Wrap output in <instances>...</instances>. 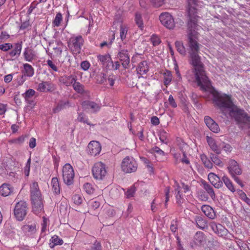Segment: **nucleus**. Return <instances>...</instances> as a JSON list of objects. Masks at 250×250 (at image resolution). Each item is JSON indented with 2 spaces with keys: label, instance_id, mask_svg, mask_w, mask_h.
I'll return each instance as SVG.
<instances>
[{
  "label": "nucleus",
  "instance_id": "nucleus-1",
  "mask_svg": "<svg viewBox=\"0 0 250 250\" xmlns=\"http://www.w3.org/2000/svg\"><path fill=\"white\" fill-rule=\"evenodd\" d=\"M187 43L189 47L190 62L194 67L196 81L201 88L207 91L209 88L210 82L205 74L204 64L201 62L199 56V43H198V33L197 32L198 21H187Z\"/></svg>",
  "mask_w": 250,
  "mask_h": 250
},
{
  "label": "nucleus",
  "instance_id": "nucleus-2",
  "mask_svg": "<svg viewBox=\"0 0 250 250\" xmlns=\"http://www.w3.org/2000/svg\"><path fill=\"white\" fill-rule=\"evenodd\" d=\"M212 101L214 105L219 108L224 115H226L225 110L229 109V116L237 124L247 126L250 125V116L244 109L240 108L233 104L231 96L216 93L213 95Z\"/></svg>",
  "mask_w": 250,
  "mask_h": 250
},
{
  "label": "nucleus",
  "instance_id": "nucleus-3",
  "mask_svg": "<svg viewBox=\"0 0 250 250\" xmlns=\"http://www.w3.org/2000/svg\"><path fill=\"white\" fill-rule=\"evenodd\" d=\"M30 197L33 212L38 214L43 209V200L37 182L30 185Z\"/></svg>",
  "mask_w": 250,
  "mask_h": 250
},
{
  "label": "nucleus",
  "instance_id": "nucleus-4",
  "mask_svg": "<svg viewBox=\"0 0 250 250\" xmlns=\"http://www.w3.org/2000/svg\"><path fill=\"white\" fill-rule=\"evenodd\" d=\"M198 0H187L186 6L187 21H198L199 17L197 15Z\"/></svg>",
  "mask_w": 250,
  "mask_h": 250
},
{
  "label": "nucleus",
  "instance_id": "nucleus-5",
  "mask_svg": "<svg viewBox=\"0 0 250 250\" xmlns=\"http://www.w3.org/2000/svg\"><path fill=\"white\" fill-rule=\"evenodd\" d=\"M84 40L81 35L71 37L68 42V46L73 54L80 53L83 45Z\"/></svg>",
  "mask_w": 250,
  "mask_h": 250
},
{
  "label": "nucleus",
  "instance_id": "nucleus-6",
  "mask_svg": "<svg viewBox=\"0 0 250 250\" xmlns=\"http://www.w3.org/2000/svg\"><path fill=\"white\" fill-rule=\"evenodd\" d=\"M124 44L120 45L118 49L117 58L122 62V65L125 69L129 67L130 58L128 54L129 48Z\"/></svg>",
  "mask_w": 250,
  "mask_h": 250
},
{
  "label": "nucleus",
  "instance_id": "nucleus-7",
  "mask_svg": "<svg viewBox=\"0 0 250 250\" xmlns=\"http://www.w3.org/2000/svg\"><path fill=\"white\" fill-rule=\"evenodd\" d=\"M27 204L24 201H20L17 203L14 209V216L19 221H22L27 214L28 210Z\"/></svg>",
  "mask_w": 250,
  "mask_h": 250
},
{
  "label": "nucleus",
  "instance_id": "nucleus-8",
  "mask_svg": "<svg viewBox=\"0 0 250 250\" xmlns=\"http://www.w3.org/2000/svg\"><path fill=\"white\" fill-rule=\"evenodd\" d=\"M138 167V164L132 157L126 156L122 161L121 168L125 173L135 172Z\"/></svg>",
  "mask_w": 250,
  "mask_h": 250
},
{
  "label": "nucleus",
  "instance_id": "nucleus-9",
  "mask_svg": "<svg viewBox=\"0 0 250 250\" xmlns=\"http://www.w3.org/2000/svg\"><path fill=\"white\" fill-rule=\"evenodd\" d=\"M92 171L94 178L99 180H103L107 173L105 165L101 162L96 163Z\"/></svg>",
  "mask_w": 250,
  "mask_h": 250
},
{
  "label": "nucleus",
  "instance_id": "nucleus-10",
  "mask_svg": "<svg viewBox=\"0 0 250 250\" xmlns=\"http://www.w3.org/2000/svg\"><path fill=\"white\" fill-rule=\"evenodd\" d=\"M62 177L64 182L67 185L73 184L74 172L72 167L69 164H66L62 168Z\"/></svg>",
  "mask_w": 250,
  "mask_h": 250
},
{
  "label": "nucleus",
  "instance_id": "nucleus-11",
  "mask_svg": "<svg viewBox=\"0 0 250 250\" xmlns=\"http://www.w3.org/2000/svg\"><path fill=\"white\" fill-rule=\"evenodd\" d=\"M161 23L168 29H172L175 26V22L173 17L168 13H162L159 16Z\"/></svg>",
  "mask_w": 250,
  "mask_h": 250
},
{
  "label": "nucleus",
  "instance_id": "nucleus-12",
  "mask_svg": "<svg viewBox=\"0 0 250 250\" xmlns=\"http://www.w3.org/2000/svg\"><path fill=\"white\" fill-rule=\"evenodd\" d=\"M228 169L229 173L232 177H234V176H236V175H241L242 172L238 163L234 160L232 159L229 161Z\"/></svg>",
  "mask_w": 250,
  "mask_h": 250
},
{
  "label": "nucleus",
  "instance_id": "nucleus-13",
  "mask_svg": "<svg viewBox=\"0 0 250 250\" xmlns=\"http://www.w3.org/2000/svg\"><path fill=\"white\" fill-rule=\"evenodd\" d=\"M209 225L212 230L219 236L224 237L227 235L228 230L221 224L212 222Z\"/></svg>",
  "mask_w": 250,
  "mask_h": 250
},
{
  "label": "nucleus",
  "instance_id": "nucleus-14",
  "mask_svg": "<svg viewBox=\"0 0 250 250\" xmlns=\"http://www.w3.org/2000/svg\"><path fill=\"white\" fill-rule=\"evenodd\" d=\"M101 150V146L99 142L93 141L87 146L88 152L92 156L99 154Z\"/></svg>",
  "mask_w": 250,
  "mask_h": 250
},
{
  "label": "nucleus",
  "instance_id": "nucleus-15",
  "mask_svg": "<svg viewBox=\"0 0 250 250\" xmlns=\"http://www.w3.org/2000/svg\"><path fill=\"white\" fill-rule=\"evenodd\" d=\"M82 106L84 110H91L93 113H96L100 110L101 106L93 101H84L82 102Z\"/></svg>",
  "mask_w": 250,
  "mask_h": 250
},
{
  "label": "nucleus",
  "instance_id": "nucleus-16",
  "mask_svg": "<svg viewBox=\"0 0 250 250\" xmlns=\"http://www.w3.org/2000/svg\"><path fill=\"white\" fill-rule=\"evenodd\" d=\"M24 60L29 62H32L37 58L36 51L31 47H26L23 52Z\"/></svg>",
  "mask_w": 250,
  "mask_h": 250
},
{
  "label": "nucleus",
  "instance_id": "nucleus-17",
  "mask_svg": "<svg viewBox=\"0 0 250 250\" xmlns=\"http://www.w3.org/2000/svg\"><path fill=\"white\" fill-rule=\"evenodd\" d=\"M98 58L102 64L107 69H109L110 66L114 67L113 62L109 54H106L105 55H99L98 56Z\"/></svg>",
  "mask_w": 250,
  "mask_h": 250
},
{
  "label": "nucleus",
  "instance_id": "nucleus-18",
  "mask_svg": "<svg viewBox=\"0 0 250 250\" xmlns=\"http://www.w3.org/2000/svg\"><path fill=\"white\" fill-rule=\"evenodd\" d=\"M208 179L215 188H219L223 187L222 178L220 179L219 177L214 173L210 172L209 173Z\"/></svg>",
  "mask_w": 250,
  "mask_h": 250
},
{
  "label": "nucleus",
  "instance_id": "nucleus-19",
  "mask_svg": "<svg viewBox=\"0 0 250 250\" xmlns=\"http://www.w3.org/2000/svg\"><path fill=\"white\" fill-rule=\"evenodd\" d=\"M205 122L209 129L214 133H218L220 131V128L218 124L209 116H205Z\"/></svg>",
  "mask_w": 250,
  "mask_h": 250
},
{
  "label": "nucleus",
  "instance_id": "nucleus-20",
  "mask_svg": "<svg viewBox=\"0 0 250 250\" xmlns=\"http://www.w3.org/2000/svg\"><path fill=\"white\" fill-rule=\"evenodd\" d=\"M24 71L23 73L24 75L21 76V82H19V84L21 85L25 81L24 77L25 76L27 77H32L34 74V70L33 67L28 63H25L23 64Z\"/></svg>",
  "mask_w": 250,
  "mask_h": 250
},
{
  "label": "nucleus",
  "instance_id": "nucleus-21",
  "mask_svg": "<svg viewBox=\"0 0 250 250\" xmlns=\"http://www.w3.org/2000/svg\"><path fill=\"white\" fill-rule=\"evenodd\" d=\"M207 141L210 149L216 154L219 155L221 153V149L219 147V144L217 145L215 140L210 137L207 136Z\"/></svg>",
  "mask_w": 250,
  "mask_h": 250
},
{
  "label": "nucleus",
  "instance_id": "nucleus-22",
  "mask_svg": "<svg viewBox=\"0 0 250 250\" xmlns=\"http://www.w3.org/2000/svg\"><path fill=\"white\" fill-rule=\"evenodd\" d=\"M137 73L140 75L146 74L149 70V63L146 61H144L138 64L137 67Z\"/></svg>",
  "mask_w": 250,
  "mask_h": 250
},
{
  "label": "nucleus",
  "instance_id": "nucleus-23",
  "mask_svg": "<svg viewBox=\"0 0 250 250\" xmlns=\"http://www.w3.org/2000/svg\"><path fill=\"white\" fill-rule=\"evenodd\" d=\"M13 188L9 184H3L0 187V195L2 196H7L13 192Z\"/></svg>",
  "mask_w": 250,
  "mask_h": 250
},
{
  "label": "nucleus",
  "instance_id": "nucleus-24",
  "mask_svg": "<svg viewBox=\"0 0 250 250\" xmlns=\"http://www.w3.org/2000/svg\"><path fill=\"white\" fill-rule=\"evenodd\" d=\"M201 210L205 215L211 219H213L216 216V214L213 209L208 205H203Z\"/></svg>",
  "mask_w": 250,
  "mask_h": 250
},
{
  "label": "nucleus",
  "instance_id": "nucleus-25",
  "mask_svg": "<svg viewBox=\"0 0 250 250\" xmlns=\"http://www.w3.org/2000/svg\"><path fill=\"white\" fill-rule=\"evenodd\" d=\"M76 81V77L73 75H64L60 78V81L65 85L69 86Z\"/></svg>",
  "mask_w": 250,
  "mask_h": 250
},
{
  "label": "nucleus",
  "instance_id": "nucleus-26",
  "mask_svg": "<svg viewBox=\"0 0 250 250\" xmlns=\"http://www.w3.org/2000/svg\"><path fill=\"white\" fill-rule=\"evenodd\" d=\"M21 229L26 235H32L35 234L36 232V225L35 224L32 225H25L21 227Z\"/></svg>",
  "mask_w": 250,
  "mask_h": 250
},
{
  "label": "nucleus",
  "instance_id": "nucleus-27",
  "mask_svg": "<svg viewBox=\"0 0 250 250\" xmlns=\"http://www.w3.org/2000/svg\"><path fill=\"white\" fill-rule=\"evenodd\" d=\"M51 185L52 190L55 194H59L60 192V188L59 181L57 178L54 177L51 180Z\"/></svg>",
  "mask_w": 250,
  "mask_h": 250
},
{
  "label": "nucleus",
  "instance_id": "nucleus-28",
  "mask_svg": "<svg viewBox=\"0 0 250 250\" xmlns=\"http://www.w3.org/2000/svg\"><path fill=\"white\" fill-rule=\"evenodd\" d=\"M51 88V83L47 82H43L38 84V90L42 92L50 91Z\"/></svg>",
  "mask_w": 250,
  "mask_h": 250
},
{
  "label": "nucleus",
  "instance_id": "nucleus-29",
  "mask_svg": "<svg viewBox=\"0 0 250 250\" xmlns=\"http://www.w3.org/2000/svg\"><path fill=\"white\" fill-rule=\"evenodd\" d=\"M22 48V42H18L14 45V49L9 52V55L13 57L15 56H19Z\"/></svg>",
  "mask_w": 250,
  "mask_h": 250
},
{
  "label": "nucleus",
  "instance_id": "nucleus-30",
  "mask_svg": "<svg viewBox=\"0 0 250 250\" xmlns=\"http://www.w3.org/2000/svg\"><path fill=\"white\" fill-rule=\"evenodd\" d=\"M222 183H224L229 190L232 192H234L235 191V189L232 182L227 176H223L222 177Z\"/></svg>",
  "mask_w": 250,
  "mask_h": 250
},
{
  "label": "nucleus",
  "instance_id": "nucleus-31",
  "mask_svg": "<svg viewBox=\"0 0 250 250\" xmlns=\"http://www.w3.org/2000/svg\"><path fill=\"white\" fill-rule=\"evenodd\" d=\"M73 87L74 89L78 93L84 94L88 92L87 91L84 90V86L79 82H77L76 81L73 83Z\"/></svg>",
  "mask_w": 250,
  "mask_h": 250
},
{
  "label": "nucleus",
  "instance_id": "nucleus-32",
  "mask_svg": "<svg viewBox=\"0 0 250 250\" xmlns=\"http://www.w3.org/2000/svg\"><path fill=\"white\" fill-rule=\"evenodd\" d=\"M96 80L97 83L106 85V74L101 72L97 74Z\"/></svg>",
  "mask_w": 250,
  "mask_h": 250
},
{
  "label": "nucleus",
  "instance_id": "nucleus-33",
  "mask_svg": "<svg viewBox=\"0 0 250 250\" xmlns=\"http://www.w3.org/2000/svg\"><path fill=\"white\" fill-rule=\"evenodd\" d=\"M200 158L206 167L209 169L212 168V163L208 159L207 156L205 154H201L200 155Z\"/></svg>",
  "mask_w": 250,
  "mask_h": 250
},
{
  "label": "nucleus",
  "instance_id": "nucleus-34",
  "mask_svg": "<svg viewBox=\"0 0 250 250\" xmlns=\"http://www.w3.org/2000/svg\"><path fill=\"white\" fill-rule=\"evenodd\" d=\"M195 221L197 226L201 229H204L207 227V223L203 217L200 216H196Z\"/></svg>",
  "mask_w": 250,
  "mask_h": 250
},
{
  "label": "nucleus",
  "instance_id": "nucleus-35",
  "mask_svg": "<svg viewBox=\"0 0 250 250\" xmlns=\"http://www.w3.org/2000/svg\"><path fill=\"white\" fill-rule=\"evenodd\" d=\"M203 187L211 199L213 200L215 199V194L212 186L207 183H205L203 184Z\"/></svg>",
  "mask_w": 250,
  "mask_h": 250
},
{
  "label": "nucleus",
  "instance_id": "nucleus-36",
  "mask_svg": "<svg viewBox=\"0 0 250 250\" xmlns=\"http://www.w3.org/2000/svg\"><path fill=\"white\" fill-rule=\"evenodd\" d=\"M210 158L211 160L212 163H213L216 166L221 167H223V163L217 155L211 153L210 154Z\"/></svg>",
  "mask_w": 250,
  "mask_h": 250
},
{
  "label": "nucleus",
  "instance_id": "nucleus-37",
  "mask_svg": "<svg viewBox=\"0 0 250 250\" xmlns=\"http://www.w3.org/2000/svg\"><path fill=\"white\" fill-rule=\"evenodd\" d=\"M172 76L170 71L166 70L164 73V83L166 86L169 85L171 82Z\"/></svg>",
  "mask_w": 250,
  "mask_h": 250
},
{
  "label": "nucleus",
  "instance_id": "nucleus-38",
  "mask_svg": "<svg viewBox=\"0 0 250 250\" xmlns=\"http://www.w3.org/2000/svg\"><path fill=\"white\" fill-rule=\"evenodd\" d=\"M69 104L68 101H60L56 107L53 109L54 113H57L64 109Z\"/></svg>",
  "mask_w": 250,
  "mask_h": 250
},
{
  "label": "nucleus",
  "instance_id": "nucleus-39",
  "mask_svg": "<svg viewBox=\"0 0 250 250\" xmlns=\"http://www.w3.org/2000/svg\"><path fill=\"white\" fill-rule=\"evenodd\" d=\"M159 139L162 143L167 144L168 143V134L164 130H160L159 134Z\"/></svg>",
  "mask_w": 250,
  "mask_h": 250
},
{
  "label": "nucleus",
  "instance_id": "nucleus-40",
  "mask_svg": "<svg viewBox=\"0 0 250 250\" xmlns=\"http://www.w3.org/2000/svg\"><path fill=\"white\" fill-rule=\"evenodd\" d=\"M135 21L138 27L141 29H143L144 27V23L142 16L139 12H137L135 13Z\"/></svg>",
  "mask_w": 250,
  "mask_h": 250
},
{
  "label": "nucleus",
  "instance_id": "nucleus-41",
  "mask_svg": "<svg viewBox=\"0 0 250 250\" xmlns=\"http://www.w3.org/2000/svg\"><path fill=\"white\" fill-rule=\"evenodd\" d=\"M117 78V76L112 73L109 75L106 74V85L109 84L110 86L112 87Z\"/></svg>",
  "mask_w": 250,
  "mask_h": 250
},
{
  "label": "nucleus",
  "instance_id": "nucleus-42",
  "mask_svg": "<svg viewBox=\"0 0 250 250\" xmlns=\"http://www.w3.org/2000/svg\"><path fill=\"white\" fill-rule=\"evenodd\" d=\"M175 47L177 50L182 55H185L186 51L185 46L182 42L180 41H176L175 43Z\"/></svg>",
  "mask_w": 250,
  "mask_h": 250
},
{
  "label": "nucleus",
  "instance_id": "nucleus-43",
  "mask_svg": "<svg viewBox=\"0 0 250 250\" xmlns=\"http://www.w3.org/2000/svg\"><path fill=\"white\" fill-rule=\"evenodd\" d=\"M35 91L32 89H29L27 90L24 94H22L23 97L24 98L26 101L29 100L30 99L32 98L35 95Z\"/></svg>",
  "mask_w": 250,
  "mask_h": 250
},
{
  "label": "nucleus",
  "instance_id": "nucleus-44",
  "mask_svg": "<svg viewBox=\"0 0 250 250\" xmlns=\"http://www.w3.org/2000/svg\"><path fill=\"white\" fill-rule=\"evenodd\" d=\"M219 147L222 150L223 149L227 153H230L232 150V147L229 144H226L225 142H222L219 144Z\"/></svg>",
  "mask_w": 250,
  "mask_h": 250
},
{
  "label": "nucleus",
  "instance_id": "nucleus-45",
  "mask_svg": "<svg viewBox=\"0 0 250 250\" xmlns=\"http://www.w3.org/2000/svg\"><path fill=\"white\" fill-rule=\"evenodd\" d=\"M83 188L85 192L89 194H92L95 190L93 186L88 183H85L83 185Z\"/></svg>",
  "mask_w": 250,
  "mask_h": 250
},
{
  "label": "nucleus",
  "instance_id": "nucleus-46",
  "mask_svg": "<svg viewBox=\"0 0 250 250\" xmlns=\"http://www.w3.org/2000/svg\"><path fill=\"white\" fill-rule=\"evenodd\" d=\"M78 120L80 122H83L87 124L88 125L94 126V125L91 124L88 122V119L85 117V115L83 113H79V116L77 118Z\"/></svg>",
  "mask_w": 250,
  "mask_h": 250
},
{
  "label": "nucleus",
  "instance_id": "nucleus-47",
  "mask_svg": "<svg viewBox=\"0 0 250 250\" xmlns=\"http://www.w3.org/2000/svg\"><path fill=\"white\" fill-rule=\"evenodd\" d=\"M73 202L77 205L81 204L83 200V198L79 194H75L72 197Z\"/></svg>",
  "mask_w": 250,
  "mask_h": 250
},
{
  "label": "nucleus",
  "instance_id": "nucleus-48",
  "mask_svg": "<svg viewBox=\"0 0 250 250\" xmlns=\"http://www.w3.org/2000/svg\"><path fill=\"white\" fill-rule=\"evenodd\" d=\"M51 241L53 243V246H50V247H53L54 245H61L63 243V240L59 238L57 236L54 235L51 238Z\"/></svg>",
  "mask_w": 250,
  "mask_h": 250
},
{
  "label": "nucleus",
  "instance_id": "nucleus-49",
  "mask_svg": "<svg viewBox=\"0 0 250 250\" xmlns=\"http://www.w3.org/2000/svg\"><path fill=\"white\" fill-rule=\"evenodd\" d=\"M175 191L176 193V198L177 203L180 204L182 203V195L180 193V186L177 185V187L175 188Z\"/></svg>",
  "mask_w": 250,
  "mask_h": 250
},
{
  "label": "nucleus",
  "instance_id": "nucleus-50",
  "mask_svg": "<svg viewBox=\"0 0 250 250\" xmlns=\"http://www.w3.org/2000/svg\"><path fill=\"white\" fill-rule=\"evenodd\" d=\"M25 136H21L17 138L12 139L9 141V143L15 144H21L25 140Z\"/></svg>",
  "mask_w": 250,
  "mask_h": 250
},
{
  "label": "nucleus",
  "instance_id": "nucleus-51",
  "mask_svg": "<svg viewBox=\"0 0 250 250\" xmlns=\"http://www.w3.org/2000/svg\"><path fill=\"white\" fill-rule=\"evenodd\" d=\"M62 20V15L60 13H58L56 14L55 18L53 21V24L56 26H59L61 21Z\"/></svg>",
  "mask_w": 250,
  "mask_h": 250
},
{
  "label": "nucleus",
  "instance_id": "nucleus-52",
  "mask_svg": "<svg viewBox=\"0 0 250 250\" xmlns=\"http://www.w3.org/2000/svg\"><path fill=\"white\" fill-rule=\"evenodd\" d=\"M120 38L122 41H123L126 37V35L127 33V29L125 27L121 25L120 26Z\"/></svg>",
  "mask_w": 250,
  "mask_h": 250
},
{
  "label": "nucleus",
  "instance_id": "nucleus-53",
  "mask_svg": "<svg viewBox=\"0 0 250 250\" xmlns=\"http://www.w3.org/2000/svg\"><path fill=\"white\" fill-rule=\"evenodd\" d=\"M150 40L154 46H156L159 44L161 42L159 38L156 35H153L151 36Z\"/></svg>",
  "mask_w": 250,
  "mask_h": 250
},
{
  "label": "nucleus",
  "instance_id": "nucleus-54",
  "mask_svg": "<svg viewBox=\"0 0 250 250\" xmlns=\"http://www.w3.org/2000/svg\"><path fill=\"white\" fill-rule=\"evenodd\" d=\"M135 192V188L134 186L131 187L125 193L126 197L129 198L133 197Z\"/></svg>",
  "mask_w": 250,
  "mask_h": 250
},
{
  "label": "nucleus",
  "instance_id": "nucleus-55",
  "mask_svg": "<svg viewBox=\"0 0 250 250\" xmlns=\"http://www.w3.org/2000/svg\"><path fill=\"white\" fill-rule=\"evenodd\" d=\"M165 0H150L151 4L155 7H159L164 3Z\"/></svg>",
  "mask_w": 250,
  "mask_h": 250
},
{
  "label": "nucleus",
  "instance_id": "nucleus-56",
  "mask_svg": "<svg viewBox=\"0 0 250 250\" xmlns=\"http://www.w3.org/2000/svg\"><path fill=\"white\" fill-rule=\"evenodd\" d=\"M178 146L182 153L185 152V150L188 147V145L183 141H180L178 144Z\"/></svg>",
  "mask_w": 250,
  "mask_h": 250
},
{
  "label": "nucleus",
  "instance_id": "nucleus-57",
  "mask_svg": "<svg viewBox=\"0 0 250 250\" xmlns=\"http://www.w3.org/2000/svg\"><path fill=\"white\" fill-rule=\"evenodd\" d=\"M12 47V44L9 43H6L4 44H0V49L4 51H6L9 49H11Z\"/></svg>",
  "mask_w": 250,
  "mask_h": 250
},
{
  "label": "nucleus",
  "instance_id": "nucleus-58",
  "mask_svg": "<svg viewBox=\"0 0 250 250\" xmlns=\"http://www.w3.org/2000/svg\"><path fill=\"white\" fill-rule=\"evenodd\" d=\"M47 64L48 65V66L51 68L53 71L57 72L58 71V68L55 65V64L53 62L50 60H48L46 61Z\"/></svg>",
  "mask_w": 250,
  "mask_h": 250
},
{
  "label": "nucleus",
  "instance_id": "nucleus-59",
  "mask_svg": "<svg viewBox=\"0 0 250 250\" xmlns=\"http://www.w3.org/2000/svg\"><path fill=\"white\" fill-rule=\"evenodd\" d=\"M81 68L84 71L88 69L90 67V64L87 61H83L81 63Z\"/></svg>",
  "mask_w": 250,
  "mask_h": 250
},
{
  "label": "nucleus",
  "instance_id": "nucleus-60",
  "mask_svg": "<svg viewBox=\"0 0 250 250\" xmlns=\"http://www.w3.org/2000/svg\"><path fill=\"white\" fill-rule=\"evenodd\" d=\"M38 4V3L35 1L32 2L27 11V13L28 14H30L32 12L33 10L36 7Z\"/></svg>",
  "mask_w": 250,
  "mask_h": 250
},
{
  "label": "nucleus",
  "instance_id": "nucleus-61",
  "mask_svg": "<svg viewBox=\"0 0 250 250\" xmlns=\"http://www.w3.org/2000/svg\"><path fill=\"white\" fill-rule=\"evenodd\" d=\"M168 102H169V104H170V105L173 107V108H175L177 107V104L176 103H175V100L173 97V96L170 95L169 96V98H168Z\"/></svg>",
  "mask_w": 250,
  "mask_h": 250
},
{
  "label": "nucleus",
  "instance_id": "nucleus-62",
  "mask_svg": "<svg viewBox=\"0 0 250 250\" xmlns=\"http://www.w3.org/2000/svg\"><path fill=\"white\" fill-rule=\"evenodd\" d=\"M29 147L31 148H34L36 146V140L35 138L32 137L30 138L29 143Z\"/></svg>",
  "mask_w": 250,
  "mask_h": 250
},
{
  "label": "nucleus",
  "instance_id": "nucleus-63",
  "mask_svg": "<svg viewBox=\"0 0 250 250\" xmlns=\"http://www.w3.org/2000/svg\"><path fill=\"white\" fill-rule=\"evenodd\" d=\"M101 245L99 242L96 241L91 248V250H101Z\"/></svg>",
  "mask_w": 250,
  "mask_h": 250
},
{
  "label": "nucleus",
  "instance_id": "nucleus-64",
  "mask_svg": "<svg viewBox=\"0 0 250 250\" xmlns=\"http://www.w3.org/2000/svg\"><path fill=\"white\" fill-rule=\"evenodd\" d=\"M152 150L154 152H155L158 154H160L161 155H165V152L158 146L154 147L152 148Z\"/></svg>",
  "mask_w": 250,
  "mask_h": 250
}]
</instances>
